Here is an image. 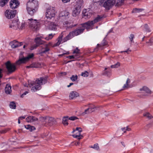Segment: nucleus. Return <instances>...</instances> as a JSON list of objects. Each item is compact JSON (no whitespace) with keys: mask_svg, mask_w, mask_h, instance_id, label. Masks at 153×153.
I'll return each mask as SVG.
<instances>
[{"mask_svg":"<svg viewBox=\"0 0 153 153\" xmlns=\"http://www.w3.org/2000/svg\"><path fill=\"white\" fill-rule=\"evenodd\" d=\"M25 126L26 129L29 130L30 131L36 129V128L34 126H31L29 125Z\"/></svg>","mask_w":153,"mask_h":153,"instance_id":"obj_27","label":"nucleus"},{"mask_svg":"<svg viewBox=\"0 0 153 153\" xmlns=\"http://www.w3.org/2000/svg\"><path fill=\"white\" fill-rule=\"evenodd\" d=\"M5 92L7 94H10L11 91V87L9 84H7L5 88Z\"/></svg>","mask_w":153,"mask_h":153,"instance_id":"obj_24","label":"nucleus"},{"mask_svg":"<svg viewBox=\"0 0 153 153\" xmlns=\"http://www.w3.org/2000/svg\"><path fill=\"white\" fill-rule=\"evenodd\" d=\"M54 119L52 117H48L47 119V123H50V125L53 124V122L54 121Z\"/></svg>","mask_w":153,"mask_h":153,"instance_id":"obj_29","label":"nucleus"},{"mask_svg":"<svg viewBox=\"0 0 153 153\" xmlns=\"http://www.w3.org/2000/svg\"><path fill=\"white\" fill-rule=\"evenodd\" d=\"M134 36L133 34H131L130 36H129V39L131 42V43H134V41L133 40L134 39Z\"/></svg>","mask_w":153,"mask_h":153,"instance_id":"obj_42","label":"nucleus"},{"mask_svg":"<svg viewBox=\"0 0 153 153\" xmlns=\"http://www.w3.org/2000/svg\"><path fill=\"white\" fill-rule=\"evenodd\" d=\"M143 115L149 119H151L152 117L151 115L149 113H146L144 114Z\"/></svg>","mask_w":153,"mask_h":153,"instance_id":"obj_43","label":"nucleus"},{"mask_svg":"<svg viewBox=\"0 0 153 153\" xmlns=\"http://www.w3.org/2000/svg\"><path fill=\"white\" fill-rule=\"evenodd\" d=\"M2 71V70L1 69H0V78L2 77V76L1 74V71Z\"/></svg>","mask_w":153,"mask_h":153,"instance_id":"obj_61","label":"nucleus"},{"mask_svg":"<svg viewBox=\"0 0 153 153\" xmlns=\"http://www.w3.org/2000/svg\"><path fill=\"white\" fill-rule=\"evenodd\" d=\"M107 43L106 41V40L105 39H103L102 41V42L101 44H98L97 46L99 47H100L101 48V49H103V47L104 46L106 45L107 44Z\"/></svg>","mask_w":153,"mask_h":153,"instance_id":"obj_26","label":"nucleus"},{"mask_svg":"<svg viewBox=\"0 0 153 153\" xmlns=\"http://www.w3.org/2000/svg\"><path fill=\"white\" fill-rule=\"evenodd\" d=\"M116 0H105L103 4V6L108 10H109L115 4Z\"/></svg>","mask_w":153,"mask_h":153,"instance_id":"obj_7","label":"nucleus"},{"mask_svg":"<svg viewBox=\"0 0 153 153\" xmlns=\"http://www.w3.org/2000/svg\"><path fill=\"white\" fill-rule=\"evenodd\" d=\"M38 46L36 44L31 46L30 49L31 50H33L34 49L36 48Z\"/></svg>","mask_w":153,"mask_h":153,"instance_id":"obj_48","label":"nucleus"},{"mask_svg":"<svg viewBox=\"0 0 153 153\" xmlns=\"http://www.w3.org/2000/svg\"><path fill=\"white\" fill-rule=\"evenodd\" d=\"M9 0H0V6L3 7L8 2Z\"/></svg>","mask_w":153,"mask_h":153,"instance_id":"obj_30","label":"nucleus"},{"mask_svg":"<svg viewBox=\"0 0 153 153\" xmlns=\"http://www.w3.org/2000/svg\"><path fill=\"white\" fill-rule=\"evenodd\" d=\"M17 13L16 10H7L5 13V15L8 19L14 17Z\"/></svg>","mask_w":153,"mask_h":153,"instance_id":"obj_9","label":"nucleus"},{"mask_svg":"<svg viewBox=\"0 0 153 153\" xmlns=\"http://www.w3.org/2000/svg\"><path fill=\"white\" fill-rule=\"evenodd\" d=\"M143 10H144L143 9L139 8H135L133 10L132 12L133 13H138L142 12Z\"/></svg>","mask_w":153,"mask_h":153,"instance_id":"obj_33","label":"nucleus"},{"mask_svg":"<svg viewBox=\"0 0 153 153\" xmlns=\"http://www.w3.org/2000/svg\"><path fill=\"white\" fill-rule=\"evenodd\" d=\"M10 3V7L12 9L17 7L20 4L19 1L18 0H11Z\"/></svg>","mask_w":153,"mask_h":153,"instance_id":"obj_12","label":"nucleus"},{"mask_svg":"<svg viewBox=\"0 0 153 153\" xmlns=\"http://www.w3.org/2000/svg\"><path fill=\"white\" fill-rule=\"evenodd\" d=\"M37 120V118L33 116H29L26 118V120L28 123H33Z\"/></svg>","mask_w":153,"mask_h":153,"instance_id":"obj_16","label":"nucleus"},{"mask_svg":"<svg viewBox=\"0 0 153 153\" xmlns=\"http://www.w3.org/2000/svg\"><path fill=\"white\" fill-rule=\"evenodd\" d=\"M28 92L27 91H26L24 93H23L21 95V97H23L24 96V95H26V94H28Z\"/></svg>","mask_w":153,"mask_h":153,"instance_id":"obj_51","label":"nucleus"},{"mask_svg":"<svg viewBox=\"0 0 153 153\" xmlns=\"http://www.w3.org/2000/svg\"><path fill=\"white\" fill-rule=\"evenodd\" d=\"M63 36V33H62L59 35V37L57 39V40H56L57 42L54 45V46H59L61 43L65 42L63 41L64 38L63 39H62Z\"/></svg>","mask_w":153,"mask_h":153,"instance_id":"obj_15","label":"nucleus"},{"mask_svg":"<svg viewBox=\"0 0 153 153\" xmlns=\"http://www.w3.org/2000/svg\"><path fill=\"white\" fill-rule=\"evenodd\" d=\"M82 137H82L80 136L79 137H77L76 138H77L78 140H80L82 139Z\"/></svg>","mask_w":153,"mask_h":153,"instance_id":"obj_63","label":"nucleus"},{"mask_svg":"<svg viewBox=\"0 0 153 153\" xmlns=\"http://www.w3.org/2000/svg\"><path fill=\"white\" fill-rule=\"evenodd\" d=\"M78 79V76L77 75H72L70 78L71 80L73 82L76 81Z\"/></svg>","mask_w":153,"mask_h":153,"instance_id":"obj_35","label":"nucleus"},{"mask_svg":"<svg viewBox=\"0 0 153 153\" xmlns=\"http://www.w3.org/2000/svg\"><path fill=\"white\" fill-rule=\"evenodd\" d=\"M39 4L36 0H29L27 4V10L28 13L33 16L38 9Z\"/></svg>","mask_w":153,"mask_h":153,"instance_id":"obj_3","label":"nucleus"},{"mask_svg":"<svg viewBox=\"0 0 153 153\" xmlns=\"http://www.w3.org/2000/svg\"><path fill=\"white\" fill-rule=\"evenodd\" d=\"M34 41L36 43V44L38 46L45 43V42L42 40L40 37H36L35 38Z\"/></svg>","mask_w":153,"mask_h":153,"instance_id":"obj_22","label":"nucleus"},{"mask_svg":"<svg viewBox=\"0 0 153 153\" xmlns=\"http://www.w3.org/2000/svg\"><path fill=\"white\" fill-rule=\"evenodd\" d=\"M125 129H126V130L127 131H130L131 130V129L129 128L128 126L126 127V128Z\"/></svg>","mask_w":153,"mask_h":153,"instance_id":"obj_57","label":"nucleus"},{"mask_svg":"<svg viewBox=\"0 0 153 153\" xmlns=\"http://www.w3.org/2000/svg\"><path fill=\"white\" fill-rule=\"evenodd\" d=\"M61 74L63 75H65L67 74V73L65 72L61 73Z\"/></svg>","mask_w":153,"mask_h":153,"instance_id":"obj_60","label":"nucleus"},{"mask_svg":"<svg viewBox=\"0 0 153 153\" xmlns=\"http://www.w3.org/2000/svg\"><path fill=\"white\" fill-rule=\"evenodd\" d=\"M74 84V83H70L69 85H68L67 86V87H70L71 85H73Z\"/></svg>","mask_w":153,"mask_h":153,"instance_id":"obj_59","label":"nucleus"},{"mask_svg":"<svg viewBox=\"0 0 153 153\" xmlns=\"http://www.w3.org/2000/svg\"><path fill=\"white\" fill-rule=\"evenodd\" d=\"M108 73V72L107 71H105V72L104 73L103 75H108V74H107ZM108 73L109 74L110 73V72H108Z\"/></svg>","mask_w":153,"mask_h":153,"instance_id":"obj_58","label":"nucleus"},{"mask_svg":"<svg viewBox=\"0 0 153 153\" xmlns=\"http://www.w3.org/2000/svg\"><path fill=\"white\" fill-rule=\"evenodd\" d=\"M130 82V80L129 78H127V80L126 82V83L125 84H124L123 86V88H126L128 87V84Z\"/></svg>","mask_w":153,"mask_h":153,"instance_id":"obj_38","label":"nucleus"},{"mask_svg":"<svg viewBox=\"0 0 153 153\" xmlns=\"http://www.w3.org/2000/svg\"><path fill=\"white\" fill-rule=\"evenodd\" d=\"M10 108L13 109H15L16 108V105L15 103L14 102H10Z\"/></svg>","mask_w":153,"mask_h":153,"instance_id":"obj_39","label":"nucleus"},{"mask_svg":"<svg viewBox=\"0 0 153 153\" xmlns=\"http://www.w3.org/2000/svg\"><path fill=\"white\" fill-rule=\"evenodd\" d=\"M19 22L17 20H13L10 25V27L14 30H17L19 28Z\"/></svg>","mask_w":153,"mask_h":153,"instance_id":"obj_13","label":"nucleus"},{"mask_svg":"<svg viewBox=\"0 0 153 153\" xmlns=\"http://www.w3.org/2000/svg\"><path fill=\"white\" fill-rule=\"evenodd\" d=\"M126 128V127H124L123 128H122V131L124 133H125L126 132V131H127L126 130V129H125Z\"/></svg>","mask_w":153,"mask_h":153,"instance_id":"obj_56","label":"nucleus"},{"mask_svg":"<svg viewBox=\"0 0 153 153\" xmlns=\"http://www.w3.org/2000/svg\"><path fill=\"white\" fill-rule=\"evenodd\" d=\"M124 0H119L117 1L116 5L117 6H119L123 4Z\"/></svg>","mask_w":153,"mask_h":153,"instance_id":"obj_36","label":"nucleus"},{"mask_svg":"<svg viewBox=\"0 0 153 153\" xmlns=\"http://www.w3.org/2000/svg\"><path fill=\"white\" fill-rule=\"evenodd\" d=\"M85 106H88L87 109H85V111L83 112L82 114L85 115L88 114L94 111L95 109L96 108L94 105L89 104L88 105H85Z\"/></svg>","mask_w":153,"mask_h":153,"instance_id":"obj_11","label":"nucleus"},{"mask_svg":"<svg viewBox=\"0 0 153 153\" xmlns=\"http://www.w3.org/2000/svg\"><path fill=\"white\" fill-rule=\"evenodd\" d=\"M69 15V13L65 11H62L59 14L60 16L68 17Z\"/></svg>","mask_w":153,"mask_h":153,"instance_id":"obj_28","label":"nucleus"},{"mask_svg":"<svg viewBox=\"0 0 153 153\" xmlns=\"http://www.w3.org/2000/svg\"><path fill=\"white\" fill-rule=\"evenodd\" d=\"M121 144H122V145L123 146H124V147H125V144H124V142H121Z\"/></svg>","mask_w":153,"mask_h":153,"instance_id":"obj_62","label":"nucleus"},{"mask_svg":"<svg viewBox=\"0 0 153 153\" xmlns=\"http://www.w3.org/2000/svg\"><path fill=\"white\" fill-rule=\"evenodd\" d=\"M10 45L12 48H15L22 45V43H19L16 40H14L10 42Z\"/></svg>","mask_w":153,"mask_h":153,"instance_id":"obj_14","label":"nucleus"},{"mask_svg":"<svg viewBox=\"0 0 153 153\" xmlns=\"http://www.w3.org/2000/svg\"><path fill=\"white\" fill-rule=\"evenodd\" d=\"M57 25L54 22H50L49 23V28L50 30H55L57 29Z\"/></svg>","mask_w":153,"mask_h":153,"instance_id":"obj_21","label":"nucleus"},{"mask_svg":"<svg viewBox=\"0 0 153 153\" xmlns=\"http://www.w3.org/2000/svg\"><path fill=\"white\" fill-rule=\"evenodd\" d=\"M82 4V0H79L78 1H77V3L73 10L72 15L73 16L76 17L79 14Z\"/></svg>","mask_w":153,"mask_h":153,"instance_id":"obj_4","label":"nucleus"},{"mask_svg":"<svg viewBox=\"0 0 153 153\" xmlns=\"http://www.w3.org/2000/svg\"><path fill=\"white\" fill-rule=\"evenodd\" d=\"M50 50L49 48H48L47 45H46L45 47L41 48L39 50V53L43 54L46 53L48 51Z\"/></svg>","mask_w":153,"mask_h":153,"instance_id":"obj_17","label":"nucleus"},{"mask_svg":"<svg viewBox=\"0 0 153 153\" xmlns=\"http://www.w3.org/2000/svg\"><path fill=\"white\" fill-rule=\"evenodd\" d=\"M86 10H85L82 11L83 17L85 19H88L90 17L91 14L90 12L87 11Z\"/></svg>","mask_w":153,"mask_h":153,"instance_id":"obj_20","label":"nucleus"},{"mask_svg":"<svg viewBox=\"0 0 153 153\" xmlns=\"http://www.w3.org/2000/svg\"><path fill=\"white\" fill-rule=\"evenodd\" d=\"M28 21L29 27L33 30H37L39 29V23L36 19H33L31 18L29 19Z\"/></svg>","mask_w":153,"mask_h":153,"instance_id":"obj_5","label":"nucleus"},{"mask_svg":"<svg viewBox=\"0 0 153 153\" xmlns=\"http://www.w3.org/2000/svg\"><path fill=\"white\" fill-rule=\"evenodd\" d=\"M64 3H66L69 1L70 0H61Z\"/></svg>","mask_w":153,"mask_h":153,"instance_id":"obj_55","label":"nucleus"},{"mask_svg":"<svg viewBox=\"0 0 153 153\" xmlns=\"http://www.w3.org/2000/svg\"><path fill=\"white\" fill-rule=\"evenodd\" d=\"M63 25L64 27H66V29L69 28H71L76 26V25H73L71 23L68 21L65 22L63 23Z\"/></svg>","mask_w":153,"mask_h":153,"instance_id":"obj_23","label":"nucleus"},{"mask_svg":"<svg viewBox=\"0 0 153 153\" xmlns=\"http://www.w3.org/2000/svg\"><path fill=\"white\" fill-rule=\"evenodd\" d=\"M67 57V58H69L70 59H74V56L73 55L70 56H69Z\"/></svg>","mask_w":153,"mask_h":153,"instance_id":"obj_54","label":"nucleus"},{"mask_svg":"<svg viewBox=\"0 0 153 153\" xmlns=\"http://www.w3.org/2000/svg\"><path fill=\"white\" fill-rule=\"evenodd\" d=\"M89 73L87 71H85L81 73V75L83 77H87L89 76Z\"/></svg>","mask_w":153,"mask_h":153,"instance_id":"obj_40","label":"nucleus"},{"mask_svg":"<svg viewBox=\"0 0 153 153\" xmlns=\"http://www.w3.org/2000/svg\"><path fill=\"white\" fill-rule=\"evenodd\" d=\"M131 50H129V48H128L126 51H122L121 52V53H122L123 52H126L128 54V53H129V52H131Z\"/></svg>","mask_w":153,"mask_h":153,"instance_id":"obj_50","label":"nucleus"},{"mask_svg":"<svg viewBox=\"0 0 153 153\" xmlns=\"http://www.w3.org/2000/svg\"><path fill=\"white\" fill-rule=\"evenodd\" d=\"M68 117H63L62 119L63 123L64 125H67L68 124Z\"/></svg>","mask_w":153,"mask_h":153,"instance_id":"obj_31","label":"nucleus"},{"mask_svg":"<svg viewBox=\"0 0 153 153\" xmlns=\"http://www.w3.org/2000/svg\"><path fill=\"white\" fill-rule=\"evenodd\" d=\"M25 23H22L21 24V26L20 27H19V28L20 29H22L25 27Z\"/></svg>","mask_w":153,"mask_h":153,"instance_id":"obj_49","label":"nucleus"},{"mask_svg":"<svg viewBox=\"0 0 153 153\" xmlns=\"http://www.w3.org/2000/svg\"><path fill=\"white\" fill-rule=\"evenodd\" d=\"M25 117L26 116H23L20 117H19V120H22L23 119H25Z\"/></svg>","mask_w":153,"mask_h":153,"instance_id":"obj_52","label":"nucleus"},{"mask_svg":"<svg viewBox=\"0 0 153 153\" xmlns=\"http://www.w3.org/2000/svg\"><path fill=\"white\" fill-rule=\"evenodd\" d=\"M140 91H144L148 94H151V91L148 87L145 86H143L142 88H140Z\"/></svg>","mask_w":153,"mask_h":153,"instance_id":"obj_25","label":"nucleus"},{"mask_svg":"<svg viewBox=\"0 0 153 153\" xmlns=\"http://www.w3.org/2000/svg\"><path fill=\"white\" fill-rule=\"evenodd\" d=\"M47 82V77H41L37 79L35 82L32 81L30 82L31 86H33L31 88L32 92L40 90L41 88V85L46 83Z\"/></svg>","mask_w":153,"mask_h":153,"instance_id":"obj_2","label":"nucleus"},{"mask_svg":"<svg viewBox=\"0 0 153 153\" xmlns=\"http://www.w3.org/2000/svg\"><path fill=\"white\" fill-rule=\"evenodd\" d=\"M79 96V94L78 93L75 91H72L70 93L69 97L70 99L72 100Z\"/></svg>","mask_w":153,"mask_h":153,"instance_id":"obj_18","label":"nucleus"},{"mask_svg":"<svg viewBox=\"0 0 153 153\" xmlns=\"http://www.w3.org/2000/svg\"><path fill=\"white\" fill-rule=\"evenodd\" d=\"M77 119L78 118L76 116H72L68 118V120H74Z\"/></svg>","mask_w":153,"mask_h":153,"instance_id":"obj_46","label":"nucleus"},{"mask_svg":"<svg viewBox=\"0 0 153 153\" xmlns=\"http://www.w3.org/2000/svg\"><path fill=\"white\" fill-rule=\"evenodd\" d=\"M27 68H37L38 66L37 64L36 63H34L31 64L29 66H27Z\"/></svg>","mask_w":153,"mask_h":153,"instance_id":"obj_37","label":"nucleus"},{"mask_svg":"<svg viewBox=\"0 0 153 153\" xmlns=\"http://www.w3.org/2000/svg\"><path fill=\"white\" fill-rule=\"evenodd\" d=\"M79 50L77 48H76L75 49L73 52V53H76L78 54L79 53Z\"/></svg>","mask_w":153,"mask_h":153,"instance_id":"obj_47","label":"nucleus"},{"mask_svg":"<svg viewBox=\"0 0 153 153\" xmlns=\"http://www.w3.org/2000/svg\"><path fill=\"white\" fill-rule=\"evenodd\" d=\"M75 131H78V133H77V134H74L72 136L74 138H77V137H79L80 136L83 137V136L81 135L80 133L82 131V129L80 127H77L76 128L75 130H74L73 132H74Z\"/></svg>","mask_w":153,"mask_h":153,"instance_id":"obj_19","label":"nucleus"},{"mask_svg":"<svg viewBox=\"0 0 153 153\" xmlns=\"http://www.w3.org/2000/svg\"><path fill=\"white\" fill-rule=\"evenodd\" d=\"M6 68L9 73H12L16 70V66L14 64H11L10 62L8 61L6 63Z\"/></svg>","mask_w":153,"mask_h":153,"instance_id":"obj_10","label":"nucleus"},{"mask_svg":"<svg viewBox=\"0 0 153 153\" xmlns=\"http://www.w3.org/2000/svg\"><path fill=\"white\" fill-rule=\"evenodd\" d=\"M34 56V54L33 53L30 54L25 57H23L19 59L16 62V65H19L23 63H24L28 61L30 59L32 58Z\"/></svg>","mask_w":153,"mask_h":153,"instance_id":"obj_8","label":"nucleus"},{"mask_svg":"<svg viewBox=\"0 0 153 153\" xmlns=\"http://www.w3.org/2000/svg\"><path fill=\"white\" fill-rule=\"evenodd\" d=\"M54 34H53L52 33L49 34L48 36L46 37H45L44 38V39L47 41L53 38L54 36Z\"/></svg>","mask_w":153,"mask_h":153,"instance_id":"obj_34","label":"nucleus"},{"mask_svg":"<svg viewBox=\"0 0 153 153\" xmlns=\"http://www.w3.org/2000/svg\"><path fill=\"white\" fill-rule=\"evenodd\" d=\"M147 43H153V38H152L150 39L148 42H147Z\"/></svg>","mask_w":153,"mask_h":153,"instance_id":"obj_53","label":"nucleus"},{"mask_svg":"<svg viewBox=\"0 0 153 153\" xmlns=\"http://www.w3.org/2000/svg\"><path fill=\"white\" fill-rule=\"evenodd\" d=\"M120 63L118 62L114 65H111V67L112 68H117L118 67L120 66Z\"/></svg>","mask_w":153,"mask_h":153,"instance_id":"obj_45","label":"nucleus"},{"mask_svg":"<svg viewBox=\"0 0 153 153\" xmlns=\"http://www.w3.org/2000/svg\"><path fill=\"white\" fill-rule=\"evenodd\" d=\"M56 13L54 7H49L46 9L45 16L47 19H51L55 17Z\"/></svg>","mask_w":153,"mask_h":153,"instance_id":"obj_6","label":"nucleus"},{"mask_svg":"<svg viewBox=\"0 0 153 153\" xmlns=\"http://www.w3.org/2000/svg\"><path fill=\"white\" fill-rule=\"evenodd\" d=\"M102 18V17H101L98 15L94 20L91 21H89L87 22L82 24L81 25V27L77 28L75 30L70 32L64 38L63 41L66 42L74 37L82 33L85 28L87 30L90 29L94 24L100 21Z\"/></svg>","mask_w":153,"mask_h":153,"instance_id":"obj_1","label":"nucleus"},{"mask_svg":"<svg viewBox=\"0 0 153 153\" xmlns=\"http://www.w3.org/2000/svg\"><path fill=\"white\" fill-rule=\"evenodd\" d=\"M143 30L146 31V32H151V30L147 24H145L143 26Z\"/></svg>","mask_w":153,"mask_h":153,"instance_id":"obj_32","label":"nucleus"},{"mask_svg":"<svg viewBox=\"0 0 153 153\" xmlns=\"http://www.w3.org/2000/svg\"><path fill=\"white\" fill-rule=\"evenodd\" d=\"M47 117H40V120L42 122H45L46 123H47Z\"/></svg>","mask_w":153,"mask_h":153,"instance_id":"obj_44","label":"nucleus"},{"mask_svg":"<svg viewBox=\"0 0 153 153\" xmlns=\"http://www.w3.org/2000/svg\"><path fill=\"white\" fill-rule=\"evenodd\" d=\"M79 143H80L79 142H77V143H75V145H77L79 144Z\"/></svg>","mask_w":153,"mask_h":153,"instance_id":"obj_64","label":"nucleus"},{"mask_svg":"<svg viewBox=\"0 0 153 153\" xmlns=\"http://www.w3.org/2000/svg\"><path fill=\"white\" fill-rule=\"evenodd\" d=\"M90 147L92 148L97 150L99 149V147L97 144H95L93 146H90Z\"/></svg>","mask_w":153,"mask_h":153,"instance_id":"obj_41","label":"nucleus"}]
</instances>
